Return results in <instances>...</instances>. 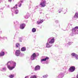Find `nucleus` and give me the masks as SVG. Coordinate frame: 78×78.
Masks as SVG:
<instances>
[{
  "instance_id": "nucleus-1",
  "label": "nucleus",
  "mask_w": 78,
  "mask_h": 78,
  "mask_svg": "<svg viewBox=\"0 0 78 78\" xmlns=\"http://www.w3.org/2000/svg\"><path fill=\"white\" fill-rule=\"evenodd\" d=\"M55 37H51L49 38L46 44V47L47 48H50L53 46V44L55 43Z\"/></svg>"
},
{
  "instance_id": "nucleus-2",
  "label": "nucleus",
  "mask_w": 78,
  "mask_h": 78,
  "mask_svg": "<svg viewBox=\"0 0 78 78\" xmlns=\"http://www.w3.org/2000/svg\"><path fill=\"white\" fill-rule=\"evenodd\" d=\"M7 64V67L9 70H12V69L16 67V63L13 61H11L8 62Z\"/></svg>"
},
{
  "instance_id": "nucleus-3",
  "label": "nucleus",
  "mask_w": 78,
  "mask_h": 78,
  "mask_svg": "<svg viewBox=\"0 0 78 78\" xmlns=\"http://www.w3.org/2000/svg\"><path fill=\"white\" fill-rule=\"evenodd\" d=\"M17 9V7L14 6L13 8H11V10L12 12H14L15 14H17L19 13V10Z\"/></svg>"
},
{
  "instance_id": "nucleus-4",
  "label": "nucleus",
  "mask_w": 78,
  "mask_h": 78,
  "mask_svg": "<svg viewBox=\"0 0 78 78\" xmlns=\"http://www.w3.org/2000/svg\"><path fill=\"white\" fill-rule=\"evenodd\" d=\"M15 55L16 56H23L24 54L23 53L20 52V51L19 50H16L15 51Z\"/></svg>"
},
{
  "instance_id": "nucleus-5",
  "label": "nucleus",
  "mask_w": 78,
  "mask_h": 78,
  "mask_svg": "<svg viewBox=\"0 0 78 78\" xmlns=\"http://www.w3.org/2000/svg\"><path fill=\"white\" fill-rule=\"evenodd\" d=\"M47 2L45 0H42L40 4V6L41 8L45 7L46 6Z\"/></svg>"
},
{
  "instance_id": "nucleus-6",
  "label": "nucleus",
  "mask_w": 78,
  "mask_h": 78,
  "mask_svg": "<svg viewBox=\"0 0 78 78\" xmlns=\"http://www.w3.org/2000/svg\"><path fill=\"white\" fill-rule=\"evenodd\" d=\"M48 59H49V58L48 57L43 56L42 57V59H41V62L42 64H44V61H46Z\"/></svg>"
},
{
  "instance_id": "nucleus-7",
  "label": "nucleus",
  "mask_w": 78,
  "mask_h": 78,
  "mask_svg": "<svg viewBox=\"0 0 78 78\" xmlns=\"http://www.w3.org/2000/svg\"><path fill=\"white\" fill-rule=\"evenodd\" d=\"M73 32H74V34H78V27L77 26L74 27L72 30Z\"/></svg>"
},
{
  "instance_id": "nucleus-8",
  "label": "nucleus",
  "mask_w": 78,
  "mask_h": 78,
  "mask_svg": "<svg viewBox=\"0 0 78 78\" xmlns=\"http://www.w3.org/2000/svg\"><path fill=\"white\" fill-rule=\"evenodd\" d=\"M36 56H37V55L36 54V53H33L31 56L30 59L31 60H34L36 59Z\"/></svg>"
},
{
  "instance_id": "nucleus-9",
  "label": "nucleus",
  "mask_w": 78,
  "mask_h": 78,
  "mask_svg": "<svg viewBox=\"0 0 78 78\" xmlns=\"http://www.w3.org/2000/svg\"><path fill=\"white\" fill-rule=\"evenodd\" d=\"M75 67L74 66H72L69 68V72H73L75 71Z\"/></svg>"
},
{
  "instance_id": "nucleus-10",
  "label": "nucleus",
  "mask_w": 78,
  "mask_h": 78,
  "mask_svg": "<svg viewBox=\"0 0 78 78\" xmlns=\"http://www.w3.org/2000/svg\"><path fill=\"white\" fill-rule=\"evenodd\" d=\"M71 56L72 57H74L76 59H78V55L74 53H72L71 54Z\"/></svg>"
},
{
  "instance_id": "nucleus-11",
  "label": "nucleus",
  "mask_w": 78,
  "mask_h": 78,
  "mask_svg": "<svg viewBox=\"0 0 78 78\" xmlns=\"http://www.w3.org/2000/svg\"><path fill=\"white\" fill-rule=\"evenodd\" d=\"M41 69V67L39 66H37L34 68L35 71H37V70H39Z\"/></svg>"
},
{
  "instance_id": "nucleus-12",
  "label": "nucleus",
  "mask_w": 78,
  "mask_h": 78,
  "mask_svg": "<svg viewBox=\"0 0 78 78\" xmlns=\"http://www.w3.org/2000/svg\"><path fill=\"white\" fill-rule=\"evenodd\" d=\"M44 22V20H40L37 22V25H39V24H41L42 22Z\"/></svg>"
},
{
  "instance_id": "nucleus-13",
  "label": "nucleus",
  "mask_w": 78,
  "mask_h": 78,
  "mask_svg": "<svg viewBox=\"0 0 78 78\" xmlns=\"http://www.w3.org/2000/svg\"><path fill=\"white\" fill-rule=\"evenodd\" d=\"M25 24L23 23L20 25V28L21 29H24V28H25Z\"/></svg>"
},
{
  "instance_id": "nucleus-14",
  "label": "nucleus",
  "mask_w": 78,
  "mask_h": 78,
  "mask_svg": "<svg viewBox=\"0 0 78 78\" xmlns=\"http://www.w3.org/2000/svg\"><path fill=\"white\" fill-rule=\"evenodd\" d=\"M64 76V74L62 73H61L57 76L58 78H62Z\"/></svg>"
},
{
  "instance_id": "nucleus-15",
  "label": "nucleus",
  "mask_w": 78,
  "mask_h": 78,
  "mask_svg": "<svg viewBox=\"0 0 78 78\" xmlns=\"http://www.w3.org/2000/svg\"><path fill=\"white\" fill-rule=\"evenodd\" d=\"M0 70L2 71L3 72H5L6 71V67H4L2 68H1L0 69Z\"/></svg>"
},
{
  "instance_id": "nucleus-16",
  "label": "nucleus",
  "mask_w": 78,
  "mask_h": 78,
  "mask_svg": "<svg viewBox=\"0 0 78 78\" xmlns=\"http://www.w3.org/2000/svg\"><path fill=\"white\" fill-rule=\"evenodd\" d=\"M23 2V0H21L18 2V6L19 7H21L22 3Z\"/></svg>"
},
{
  "instance_id": "nucleus-17",
  "label": "nucleus",
  "mask_w": 78,
  "mask_h": 78,
  "mask_svg": "<svg viewBox=\"0 0 78 78\" xmlns=\"http://www.w3.org/2000/svg\"><path fill=\"white\" fill-rule=\"evenodd\" d=\"M5 55V52L3 51H2L0 53V57L1 56H3Z\"/></svg>"
},
{
  "instance_id": "nucleus-18",
  "label": "nucleus",
  "mask_w": 78,
  "mask_h": 78,
  "mask_svg": "<svg viewBox=\"0 0 78 78\" xmlns=\"http://www.w3.org/2000/svg\"><path fill=\"white\" fill-rule=\"evenodd\" d=\"M29 17H30V15L29 14V13H27V15L25 16V19H28Z\"/></svg>"
},
{
  "instance_id": "nucleus-19",
  "label": "nucleus",
  "mask_w": 78,
  "mask_h": 78,
  "mask_svg": "<svg viewBox=\"0 0 78 78\" xmlns=\"http://www.w3.org/2000/svg\"><path fill=\"white\" fill-rule=\"evenodd\" d=\"M21 51H26V48L23 47L21 48Z\"/></svg>"
},
{
  "instance_id": "nucleus-20",
  "label": "nucleus",
  "mask_w": 78,
  "mask_h": 78,
  "mask_svg": "<svg viewBox=\"0 0 78 78\" xmlns=\"http://www.w3.org/2000/svg\"><path fill=\"white\" fill-rule=\"evenodd\" d=\"M72 44V42H69L68 44L66 43L65 45L66 46L68 47V45H70Z\"/></svg>"
},
{
  "instance_id": "nucleus-21",
  "label": "nucleus",
  "mask_w": 78,
  "mask_h": 78,
  "mask_svg": "<svg viewBox=\"0 0 78 78\" xmlns=\"http://www.w3.org/2000/svg\"><path fill=\"white\" fill-rule=\"evenodd\" d=\"M74 17V18H78V13H75Z\"/></svg>"
},
{
  "instance_id": "nucleus-22",
  "label": "nucleus",
  "mask_w": 78,
  "mask_h": 78,
  "mask_svg": "<svg viewBox=\"0 0 78 78\" xmlns=\"http://www.w3.org/2000/svg\"><path fill=\"white\" fill-rule=\"evenodd\" d=\"M32 33H35L36 31V29L35 28H33L32 29Z\"/></svg>"
},
{
  "instance_id": "nucleus-23",
  "label": "nucleus",
  "mask_w": 78,
  "mask_h": 78,
  "mask_svg": "<svg viewBox=\"0 0 78 78\" xmlns=\"http://www.w3.org/2000/svg\"><path fill=\"white\" fill-rule=\"evenodd\" d=\"M30 78H37V76L36 75H33Z\"/></svg>"
},
{
  "instance_id": "nucleus-24",
  "label": "nucleus",
  "mask_w": 78,
  "mask_h": 78,
  "mask_svg": "<svg viewBox=\"0 0 78 78\" xmlns=\"http://www.w3.org/2000/svg\"><path fill=\"white\" fill-rule=\"evenodd\" d=\"M20 47V44L19 43H16V47L18 48Z\"/></svg>"
},
{
  "instance_id": "nucleus-25",
  "label": "nucleus",
  "mask_w": 78,
  "mask_h": 78,
  "mask_svg": "<svg viewBox=\"0 0 78 78\" xmlns=\"http://www.w3.org/2000/svg\"><path fill=\"white\" fill-rule=\"evenodd\" d=\"M9 78H13V77H14V74L11 75L10 76H9Z\"/></svg>"
},
{
  "instance_id": "nucleus-26",
  "label": "nucleus",
  "mask_w": 78,
  "mask_h": 78,
  "mask_svg": "<svg viewBox=\"0 0 78 78\" xmlns=\"http://www.w3.org/2000/svg\"><path fill=\"white\" fill-rule=\"evenodd\" d=\"M48 75H46L43 76V78H47V77H48Z\"/></svg>"
},
{
  "instance_id": "nucleus-27",
  "label": "nucleus",
  "mask_w": 78,
  "mask_h": 78,
  "mask_svg": "<svg viewBox=\"0 0 78 78\" xmlns=\"http://www.w3.org/2000/svg\"><path fill=\"white\" fill-rule=\"evenodd\" d=\"M62 9H59L58 10V12L59 13H61V12H62Z\"/></svg>"
},
{
  "instance_id": "nucleus-28",
  "label": "nucleus",
  "mask_w": 78,
  "mask_h": 78,
  "mask_svg": "<svg viewBox=\"0 0 78 78\" xmlns=\"http://www.w3.org/2000/svg\"><path fill=\"white\" fill-rule=\"evenodd\" d=\"M39 8V5H37L35 7V9H38Z\"/></svg>"
},
{
  "instance_id": "nucleus-29",
  "label": "nucleus",
  "mask_w": 78,
  "mask_h": 78,
  "mask_svg": "<svg viewBox=\"0 0 78 78\" xmlns=\"http://www.w3.org/2000/svg\"><path fill=\"white\" fill-rule=\"evenodd\" d=\"M55 23H59V21L58 20H56L55 21Z\"/></svg>"
},
{
  "instance_id": "nucleus-30",
  "label": "nucleus",
  "mask_w": 78,
  "mask_h": 78,
  "mask_svg": "<svg viewBox=\"0 0 78 78\" xmlns=\"http://www.w3.org/2000/svg\"><path fill=\"white\" fill-rule=\"evenodd\" d=\"M19 40L20 42H22V38H19Z\"/></svg>"
},
{
  "instance_id": "nucleus-31",
  "label": "nucleus",
  "mask_w": 78,
  "mask_h": 78,
  "mask_svg": "<svg viewBox=\"0 0 78 78\" xmlns=\"http://www.w3.org/2000/svg\"><path fill=\"white\" fill-rule=\"evenodd\" d=\"M18 23V22L16 21L14 22V24H15V23Z\"/></svg>"
},
{
  "instance_id": "nucleus-32",
  "label": "nucleus",
  "mask_w": 78,
  "mask_h": 78,
  "mask_svg": "<svg viewBox=\"0 0 78 78\" xmlns=\"http://www.w3.org/2000/svg\"><path fill=\"white\" fill-rule=\"evenodd\" d=\"M8 1L9 2H12V0H9Z\"/></svg>"
},
{
  "instance_id": "nucleus-33",
  "label": "nucleus",
  "mask_w": 78,
  "mask_h": 78,
  "mask_svg": "<svg viewBox=\"0 0 78 78\" xmlns=\"http://www.w3.org/2000/svg\"><path fill=\"white\" fill-rule=\"evenodd\" d=\"M70 35H71V36H73V34H70Z\"/></svg>"
},
{
  "instance_id": "nucleus-34",
  "label": "nucleus",
  "mask_w": 78,
  "mask_h": 78,
  "mask_svg": "<svg viewBox=\"0 0 78 78\" xmlns=\"http://www.w3.org/2000/svg\"><path fill=\"white\" fill-rule=\"evenodd\" d=\"M3 39V38L1 37H0V39Z\"/></svg>"
},
{
  "instance_id": "nucleus-35",
  "label": "nucleus",
  "mask_w": 78,
  "mask_h": 78,
  "mask_svg": "<svg viewBox=\"0 0 78 78\" xmlns=\"http://www.w3.org/2000/svg\"><path fill=\"white\" fill-rule=\"evenodd\" d=\"M28 76H26V77H25V78H28Z\"/></svg>"
},
{
  "instance_id": "nucleus-36",
  "label": "nucleus",
  "mask_w": 78,
  "mask_h": 78,
  "mask_svg": "<svg viewBox=\"0 0 78 78\" xmlns=\"http://www.w3.org/2000/svg\"><path fill=\"white\" fill-rule=\"evenodd\" d=\"M15 7H17V4H16V5H15Z\"/></svg>"
},
{
  "instance_id": "nucleus-37",
  "label": "nucleus",
  "mask_w": 78,
  "mask_h": 78,
  "mask_svg": "<svg viewBox=\"0 0 78 78\" xmlns=\"http://www.w3.org/2000/svg\"><path fill=\"white\" fill-rule=\"evenodd\" d=\"M76 78H78V74H77V75Z\"/></svg>"
},
{
  "instance_id": "nucleus-38",
  "label": "nucleus",
  "mask_w": 78,
  "mask_h": 78,
  "mask_svg": "<svg viewBox=\"0 0 78 78\" xmlns=\"http://www.w3.org/2000/svg\"><path fill=\"white\" fill-rule=\"evenodd\" d=\"M12 14L13 16H14V14H13V13H12Z\"/></svg>"
},
{
  "instance_id": "nucleus-39",
  "label": "nucleus",
  "mask_w": 78,
  "mask_h": 78,
  "mask_svg": "<svg viewBox=\"0 0 78 78\" xmlns=\"http://www.w3.org/2000/svg\"><path fill=\"white\" fill-rule=\"evenodd\" d=\"M39 54L38 53H37V56H39Z\"/></svg>"
},
{
  "instance_id": "nucleus-40",
  "label": "nucleus",
  "mask_w": 78,
  "mask_h": 78,
  "mask_svg": "<svg viewBox=\"0 0 78 78\" xmlns=\"http://www.w3.org/2000/svg\"><path fill=\"white\" fill-rule=\"evenodd\" d=\"M1 2H2V0H0V3H1Z\"/></svg>"
},
{
  "instance_id": "nucleus-41",
  "label": "nucleus",
  "mask_w": 78,
  "mask_h": 78,
  "mask_svg": "<svg viewBox=\"0 0 78 78\" xmlns=\"http://www.w3.org/2000/svg\"><path fill=\"white\" fill-rule=\"evenodd\" d=\"M42 9H40V11H42Z\"/></svg>"
},
{
  "instance_id": "nucleus-42",
  "label": "nucleus",
  "mask_w": 78,
  "mask_h": 78,
  "mask_svg": "<svg viewBox=\"0 0 78 78\" xmlns=\"http://www.w3.org/2000/svg\"><path fill=\"white\" fill-rule=\"evenodd\" d=\"M42 13V12H40V13L41 14Z\"/></svg>"
},
{
  "instance_id": "nucleus-43",
  "label": "nucleus",
  "mask_w": 78,
  "mask_h": 78,
  "mask_svg": "<svg viewBox=\"0 0 78 78\" xmlns=\"http://www.w3.org/2000/svg\"><path fill=\"white\" fill-rule=\"evenodd\" d=\"M1 10H2V9H0V11Z\"/></svg>"
},
{
  "instance_id": "nucleus-44",
  "label": "nucleus",
  "mask_w": 78,
  "mask_h": 78,
  "mask_svg": "<svg viewBox=\"0 0 78 78\" xmlns=\"http://www.w3.org/2000/svg\"><path fill=\"white\" fill-rule=\"evenodd\" d=\"M66 12H67V10H66Z\"/></svg>"
}]
</instances>
